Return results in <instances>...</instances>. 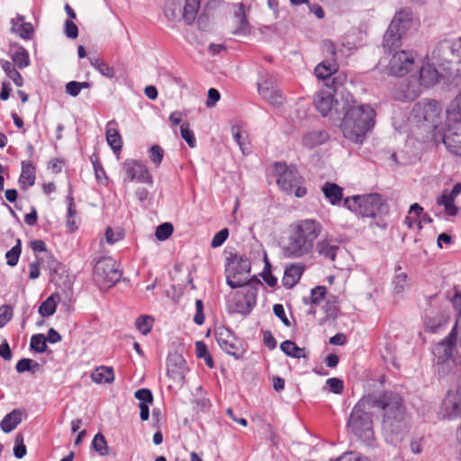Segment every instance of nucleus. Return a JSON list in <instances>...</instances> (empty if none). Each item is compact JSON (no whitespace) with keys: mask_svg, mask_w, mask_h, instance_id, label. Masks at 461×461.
Masks as SVG:
<instances>
[{"mask_svg":"<svg viewBox=\"0 0 461 461\" xmlns=\"http://www.w3.org/2000/svg\"><path fill=\"white\" fill-rule=\"evenodd\" d=\"M376 393L363 396L354 406L348 421L350 431L369 447L375 443L371 409L376 408Z\"/></svg>","mask_w":461,"mask_h":461,"instance_id":"nucleus-4","label":"nucleus"},{"mask_svg":"<svg viewBox=\"0 0 461 461\" xmlns=\"http://www.w3.org/2000/svg\"><path fill=\"white\" fill-rule=\"evenodd\" d=\"M195 310L196 312L194 317V321L197 325H202L204 322V314H203V303L202 300L195 301Z\"/></svg>","mask_w":461,"mask_h":461,"instance_id":"nucleus-62","label":"nucleus"},{"mask_svg":"<svg viewBox=\"0 0 461 461\" xmlns=\"http://www.w3.org/2000/svg\"><path fill=\"white\" fill-rule=\"evenodd\" d=\"M27 449L23 443V436L22 433H18L15 436L14 455L16 458L21 459L26 455Z\"/></svg>","mask_w":461,"mask_h":461,"instance_id":"nucleus-51","label":"nucleus"},{"mask_svg":"<svg viewBox=\"0 0 461 461\" xmlns=\"http://www.w3.org/2000/svg\"><path fill=\"white\" fill-rule=\"evenodd\" d=\"M323 230L315 219H303L292 222L287 230L286 240L281 247L285 258H311L315 243Z\"/></svg>","mask_w":461,"mask_h":461,"instance_id":"nucleus-2","label":"nucleus"},{"mask_svg":"<svg viewBox=\"0 0 461 461\" xmlns=\"http://www.w3.org/2000/svg\"><path fill=\"white\" fill-rule=\"evenodd\" d=\"M449 320V315L444 312L438 313L434 317L427 318L425 321V331L438 333L447 327Z\"/></svg>","mask_w":461,"mask_h":461,"instance_id":"nucleus-28","label":"nucleus"},{"mask_svg":"<svg viewBox=\"0 0 461 461\" xmlns=\"http://www.w3.org/2000/svg\"><path fill=\"white\" fill-rule=\"evenodd\" d=\"M64 32L66 36L69 39H76L78 36L77 26L72 20L68 19L65 21Z\"/></svg>","mask_w":461,"mask_h":461,"instance_id":"nucleus-61","label":"nucleus"},{"mask_svg":"<svg viewBox=\"0 0 461 461\" xmlns=\"http://www.w3.org/2000/svg\"><path fill=\"white\" fill-rule=\"evenodd\" d=\"M134 396L136 399L140 401V402H144L146 404L152 403L153 402V394L149 389L141 388L135 392Z\"/></svg>","mask_w":461,"mask_h":461,"instance_id":"nucleus-57","label":"nucleus"},{"mask_svg":"<svg viewBox=\"0 0 461 461\" xmlns=\"http://www.w3.org/2000/svg\"><path fill=\"white\" fill-rule=\"evenodd\" d=\"M330 139L326 131H312L307 132L302 140L303 145L307 149H312L324 144Z\"/></svg>","mask_w":461,"mask_h":461,"instance_id":"nucleus-29","label":"nucleus"},{"mask_svg":"<svg viewBox=\"0 0 461 461\" xmlns=\"http://www.w3.org/2000/svg\"><path fill=\"white\" fill-rule=\"evenodd\" d=\"M314 249H316L320 257L334 261L340 247L334 238L324 237L318 241L316 240Z\"/></svg>","mask_w":461,"mask_h":461,"instance_id":"nucleus-22","label":"nucleus"},{"mask_svg":"<svg viewBox=\"0 0 461 461\" xmlns=\"http://www.w3.org/2000/svg\"><path fill=\"white\" fill-rule=\"evenodd\" d=\"M441 105L436 100L424 99L416 103L412 108V117L416 123L432 131L439 122Z\"/></svg>","mask_w":461,"mask_h":461,"instance_id":"nucleus-11","label":"nucleus"},{"mask_svg":"<svg viewBox=\"0 0 461 461\" xmlns=\"http://www.w3.org/2000/svg\"><path fill=\"white\" fill-rule=\"evenodd\" d=\"M57 304L53 296L48 297L39 307V313L42 317H50L56 312Z\"/></svg>","mask_w":461,"mask_h":461,"instance_id":"nucleus-47","label":"nucleus"},{"mask_svg":"<svg viewBox=\"0 0 461 461\" xmlns=\"http://www.w3.org/2000/svg\"><path fill=\"white\" fill-rule=\"evenodd\" d=\"M91 162L93 164L97 181L101 184H105L107 182V176L103 166L96 158L94 159V158L91 157Z\"/></svg>","mask_w":461,"mask_h":461,"instance_id":"nucleus-52","label":"nucleus"},{"mask_svg":"<svg viewBox=\"0 0 461 461\" xmlns=\"http://www.w3.org/2000/svg\"><path fill=\"white\" fill-rule=\"evenodd\" d=\"M412 23L413 15L410 10L403 9L394 14L384 35L383 49L384 52L391 53L401 47L402 38L411 28Z\"/></svg>","mask_w":461,"mask_h":461,"instance_id":"nucleus-7","label":"nucleus"},{"mask_svg":"<svg viewBox=\"0 0 461 461\" xmlns=\"http://www.w3.org/2000/svg\"><path fill=\"white\" fill-rule=\"evenodd\" d=\"M24 17L17 14L15 18L11 20V31L18 34L22 39L30 40L33 34L34 29L32 23H24Z\"/></svg>","mask_w":461,"mask_h":461,"instance_id":"nucleus-26","label":"nucleus"},{"mask_svg":"<svg viewBox=\"0 0 461 461\" xmlns=\"http://www.w3.org/2000/svg\"><path fill=\"white\" fill-rule=\"evenodd\" d=\"M344 117L340 124L343 136L352 142L362 144L375 126V111L368 104H358L352 98L342 104Z\"/></svg>","mask_w":461,"mask_h":461,"instance_id":"nucleus-3","label":"nucleus"},{"mask_svg":"<svg viewBox=\"0 0 461 461\" xmlns=\"http://www.w3.org/2000/svg\"><path fill=\"white\" fill-rule=\"evenodd\" d=\"M173 231L172 223L164 222L157 227L155 236L158 240H166L172 235Z\"/></svg>","mask_w":461,"mask_h":461,"instance_id":"nucleus-50","label":"nucleus"},{"mask_svg":"<svg viewBox=\"0 0 461 461\" xmlns=\"http://www.w3.org/2000/svg\"><path fill=\"white\" fill-rule=\"evenodd\" d=\"M40 367L39 363L33 361L31 358H22L20 359L16 366L15 369L18 373H24V372H32L34 373L35 370H38Z\"/></svg>","mask_w":461,"mask_h":461,"instance_id":"nucleus-48","label":"nucleus"},{"mask_svg":"<svg viewBox=\"0 0 461 461\" xmlns=\"http://www.w3.org/2000/svg\"><path fill=\"white\" fill-rule=\"evenodd\" d=\"M164 157V150L163 149L158 145H153L149 149V158L151 161L156 165H160L162 159Z\"/></svg>","mask_w":461,"mask_h":461,"instance_id":"nucleus-55","label":"nucleus"},{"mask_svg":"<svg viewBox=\"0 0 461 461\" xmlns=\"http://www.w3.org/2000/svg\"><path fill=\"white\" fill-rule=\"evenodd\" d=\"M461 322V314L457 318L454 327L452 328L450 333L443 339L440 343H438L436 350L438 352V362H444L452 357L453 355V348L457 339V326L458 323Z\"/></svg>","mask_w":461,"mask_h":461,"instance_id":"nucleus-21","label":"nucleus"},{"mask_svg":"<svg viewBox=\"0 0 461 461\" xmlns=\"http://www.w3.org/2000/svg\"><path fill=\"white\" fill-rule=\"evenodd\" d=\"M442 141L451 154L461 157V92L447 110V129Z\"/></svg>","mask_w":461,"mask_h":461,"instance_id":"nucleus-6","label":"nucleus"},{"mask_svg":"<svg viewBox=\"0 0 461 461\" xmlns=\"http://www.w3.org/2000/svg\"><path fill=\"white\" fill-rule=\"evenodd\" d=\"M22 252L21 240H16V245L5 253L6 264L10 267L17 265Z\"/></svg>","mask_w":461,"mask_h":461,"instance_id":"nucleus-45","label":"nucleus"},{"mask_svg":"<svg viewBox=\"0 0 461 461\" xmlns=\"http://www.w3.org/2000/svg\"><path fill=\"white\" fill-rule=\"evenodd\" d=\"M317 78L324 81L325 87H333L337 94H344L348 82L345 72L339 71V66L335 60H326L318 64L314 69Z\"/></svg>","mask_w":461,"mask_h":461,"instance_id":"nucleus-10","label":"nucleus"},{"mask_svg":"<svg viewBox=\"0 0 461 461\" xmlns=\"http://www.w3.org/2000/svg\"><path fill=\"white\" fill-rule=\"evenodd\" d=\"M322 192L330 203L336 204L342 199L343 189L335 183H325L322 186Z\"/></svg>","mask_w":461,"mask_h":461,"instance_id":"nucleus-33","label":"nucleus"},{"mask_svg":"<svg viewBox=\"0 0 461 461\" xmlns=\"http://www.w3.org/2000/svg\"><path fill=\"white\" fill-rule=\"evenodd\" d=\"M24 410L14 409L0 421V428L5 433L12 432L23 420Z\"/></svg>","mask_w":461,"mask_h":461,"instance_id":"nucleus-24","label":"nucleus"},{"mask_svg":"<svg viewBox=\"0 0 461 461\" xmlns=\"http://www.w3.org/2000/svg\"><path fill=\"white\" fill-rule=\"evenodd\" d=\"M420 82L425 87H429L438 82V73L430 65H424L420 69Z\"/></svg>","mask_w":461,"mask_h":461,"instance_id":"nucleus-31","label":"nucleus"},{"mask_svg":"<svg viewBox=\"0 0 461 461\" xmlns=\"http://www.w3.org/2000/svg\"><path fill=\"white\" fill-rule=\"evenodd\" d=\"M276 183L279 188L287 194H292L297 185L303 182L295 167H287L285 163H276Z\"/></svg>","mask_w":461,"mask_h":461,"instance_id":"nucleus-15","label":"nucleus"},{"mask_svg":"<svg viewBox=\"0 0 461 461\" xmlns=\"http://www.w3.org/2000/svg\"><path fill=\"white\" fill-rule=\"evenodd\" d=\"M401 270V266L395 267V276L393 281V290L397 294L402 293L408 285V276L406 273L399 272Z\"/></svg>","mask_w":461,"mask_h":461,"instance_id":"nucleus-40","label":"nucleus"},{"mask_svg":"<svg viewBox=\"0 0 461 461\" xmlns=\"http://www.w3.org/2000/svg\"><path fill=\"white\" fill-rule=\"evenodd\" d=\"M250 272V261L246 256L231 255L225 265L226 283L232 288L248 287L245 275Z\"/></svg>","mask_w":461,"mask_h":461,"instance_id":"nucleus-9","label":"nucleus"},{"mask_svg":"<svg viewBox=\"0 0 461 461\" xmlns=\"http://www.w3.org/2000/svg\"><path fill=\"white\" fill-rule=\"evenodd\" d=\"M326 385L329 387V391L339 394L344 390V382L343 380L337 378V377H331L327 379Z\"/></svg>","mask_w":461,"mask_h":461,"instance_id":"nucleus-53","label":"nucleus"},{"mask_svg":"<svg viewBox=\"0 0 461 461\" xmlns=\"http://www.w3.org/2000/svg\"><path fill=\"white\" fill-rule=\"evenodd\" d=\"M273 312L275 315L280 319V321L283 322V324L286 327H290L291 323L288 318L285 315V312L284 309V306L282 304L276 303L273 307Z\"/></svg>","mask_w":461,"mask_h":461,"instance_id":"nucleus-63","label":"nucleus"},{"mask_svg":"<svg viewBox=\"0 0 461 461\" xmlns=\"http://www.w3.org/2000/svg\"><path fill=\"white\" fill-rule=\"evenodd\" d=\"M231 134L235 142L239 145L240 150L244 153L247 149V133L242 131L239 125H233L231 127Z\"/></svg>","mask_w":461,"mask_h":461,"instance_id":"nucleus-44","label":"nucleus"},{"mask_svg":"<svg viewBox=\"0 0 461 461\" xmlns=\"http://www.w3.org/2000/svg\"><path fill=\"white\" fill-rule=\"evenodd\" d=\"M188 366L185 359L181 354L176 352L169 354L167 359V373L168 377L178 384L185 381Z\"/></svg>","mask_w":461,"mask_h":461,"instance_id":"nucleus-20","label":"nucleus"},{"mask_svg":"<svg viewBox=\"0 0 461 461\" xmlns=\"http://www.w3.org/2000/svg\"><path fill=\"white\" fill-rule=\"evenodd\" d=\"M154 319L149 315H142L137 318L135 321L136 329L143 335L150 332L153 326Z\"/></svg>","mask_w":461,"mask_h":461,"instance_id":"nucleus-42","label":"nucleus"},{"mask_svg":"<svg viewBox=\"0 0 461 461\" xmlns=\"http://www.w3.org/2000/svg\"><path fill=\"white\" fill-rule=\"evenodd\" d=\"M221 95L220 92L215 88H210L208 90V97L206 100V106L211 108L215 105V104L220 100Z\"/></svg>","mask_w":461,"mask_h":461,"instance_id":"nucleus-64","label":"nucleus"},{"mask_svg":"<svg viewBox=\"0 0 461 461\" xmlns=\"http://www.w3.org/2000/svg\"><path fill=\"white\" fill-rule=\"evenodd\" d=\"M122 276L116 261L110 257L100 258L95 265L94 280L101 289L112 287L121 280Z\"/></svg>","mask_w":461,"mask_h":461,"instance_id":"nucleus-12","label":"nucleus"},{"mask_svg":"<svg viewBox=\"0 0 461 461\" xmlns=\"http://www.w3.org/2000/svg\"><path fill=\"white\" fill-rule=\"evenodd\" d=\"M262 285V282L257 276L250 278L248 287H244L242 296L235 300L233 311L244 316L249 314L256 305L258 290Z\"/></svg>","mask_w":461,"mask_h":461,"instance_id":"nucleus-14","label":"nucleus"},{"mask_svg":"<svg viewBox=\"0 0 461 461\" xmlns=\"http://www.w3.org/2000/svg\"><path fill=\"white\" fill-rule=\"evenodd\" d=\"M214 336L220 348L227 354L233 356L236 359L241 357L242 352L237 344V339L232 331L224 327H217L214 330Z\"/></svg>","mask_w":461,"mask_h":461,"instance_id":"nucleus-17","label":"nucleus"},{"mask_svg":"<svg viewBox=\"0 0 461 461\" xmlns=\"http://www.w3.org/2000/svg\"><path fill=\"white\" fill-rule=\"evenodd\" d=\"M180 134L181 137L185 140L190 148H194L196 145V139L193 132L190 130L188 122H183L180 126Z\"/></svg>","mask_w":461,"mask_h":461,"instance_id":"nucleus-49","label":"nucleus"},{"mask_svg":"<svg viewBox=\"0 0 461 461\" xmlns=\"http://www.w3.org/2000/svg\"><path fill=\"white\" fill-rule=\"evenodd\" d=\"M304 271V266L302 264H290L285 267L283 277V284L287 288H292L300 280Z\"/></svg>","mask_w":461,"mask_h":461,"instance_id":"nucleus-25","label":"nucleus"},{"mask_svg":"<svg viewBox=\"0 0 461 461\" xmlns=\"http://www.w3.org/2000/svg\"><path fill=\"white\" fill-rule=\"evenodd\" d=\"M30 348L37 353H43L47 350V340L43 334H34L31 338Z\"/></svg>","mask_w":461,"mask_h":461,"instance_id":"nucleus-41","label":"nucleus"},{"mask_svg":"<svg viewBox=\"0 0 461 461\" xmlns=\"http://www.w3.org/2000/svg\"><path fill=\"white\" fill-rule=\"evenodd\" d=\"M183 5V20L185 23L192 24L197 17L198 10L200 8V0H184Z\"/></svg>","mask_w":461,"mask_h":461,"instance_id":"nucleus-34","label":"nucleus"},{"mask_svg":"<svg viewBox=\"0 0 461 461\" xmlns=\"http://www.w3.org/2000/svg\"><path fill=\"white\" fill-rule=\"evenodd\" d=\"M259 95L273 105H280L284 102V96L276 86L273 88H262L260 89Z\"/></svg>","mask_w":461,"mask_h":461,"instance_id":"nucleus-37","label":"nucleus"},{"mask_svg":"<svg viewBox=\"0 0 461 461\" xmlns=\"http://www.w3.org/2000/svg\"><path fill=\"white\" fill-rule=\"evenodd\" d=\"M118 123L115 120L108 122L106 125L105 137L108 145L113 153L119 158V154L122 148V140L117 129Z\"/></svg>","mask_w":461,"mask_h":461,"instance_id":"nucleus-23","label":"nucleus"},{"mask_svg":"<svg viewBox=\"0 0 461 461\" xmlns=\"http://www.w3.org/2000/svg\"><path fill=\"white\" fill-rule=\"evenodd\" d=\"M235 19L237 26L233 31V34L245 36L250 32V25L245 13V5L240 3L238 10L235 12Z\"/></svg>","mask_w":461,"mask_h":461,"instance_id":"nucleus-30","label":"nucleus"},{"mask_svg":"<svg viewBox=\"0 0 461 461\" xmlns=\"http://www.w3.org/2000/svg\"><path fill=\"white\" fill-rule=\"evenodd\" d=\"M326 287L318 285L311 291V303L312 304H319L320 302L325 297Z\"/></svg>","mask_w":461,"mask_h":461,"instance_id":"nucleus-58","label":"nucleus"},{"mask_svg":"<svg viewBox=\"0 0 461 461\" xmlns=\"http://www.w3.org/2000/svg\"><path fill=\"white\" fill-rule=\"evenodd\" d=\"M262 278L266 284L270 287H275L277 284V279L270 271V263L266 259V267L261 274Z\"/></svg>","mask_w":461,"mask_h":461,"instance_id":"nucleus-54","label":"nucleus"},{"mask_svg":"<svg viewBox=\"0 0 461 461\" xmlns=\"http://www.w3.org/2000/svg\"><path fill=\"white\" fill-rule=\"evenodd\" d=\"M13 308L10 305L0 307V328L4 327L13 317Z\"/></svg>","mask_w":461,"mask_h":461,"instance_id":"nucleus-59","label":"nucleus"},{"mask_svg":"<svg viewBox=\"0 0 461 461\" xmlns=\"http://www.w3.org/2000/svg\"><path fill=\"white\" fill-rule=\"evenodd\" d=\"M413 64L414 54L412 51H395L387 65V74L393 77H403L411 71Z\"/></svg>","mask_w":461,"mask_h":461,"instance_id":"nucleus-16","label":"nucleus"},{"mask_svg":"<svg viewBox=\"0 0 461 461\" xmlns=\"http://www.w3.org/2000/svg\"><path fill=\"white\" fill-rule=\"evenodd\" d=\"M184 0H171L165 9V14L169 20H182L184 15Z\"/></svg>","mask_w":461,"mask_h":461,"instance_id":"nucleus-36","label":"nucleus"},{"mask_svg":"<svg viewBox=\"0 0 461 461\" xmlns=\"http://www.w3.org/2000/svg\"><path fill=\"white\" fill-rule=\"evenodd\" d=\"M229 237V230L227 228H224L218 231L212 238L211 241V247L212 248H218L221 247L225 240Z\"/></svg>","mask_w":461,"mask_h":461,"instance_id":"nucleus-56","label":"nucleus"},{"mask_svg":"<svg viewBox=\"0 0 461 461\" xmlns=\"http://www.w3.org/2000/svg\"><path fill=\"white\" fill-rule=\"evenodd\" d=\"M35 171L36 168L31 161L22 162V172L18 182L23 190H26L34 185L36 179Z\"/></svg>","mask_w":461,"mask_h":461,"instance_id":"nucleus-27","label":"nucleus"},{"mask_svg":"<svg viewBox=\"0 0 461 461\" xmlns=\"http://www.w3.org/2000/svg\"><path fill=\"white\" fill-rule=\"evenodd\" d=\"M431 57L438 65L447 62L456 66L454 80H456V85L460 87L461 92V38L455 41H439L432 50Z\"/></svg>","mask_w":461,"mask_h":461,"instance_id":"nucleus-8","label":"nucleus"},{"mask_svg":"<svg viewBox=\"0 0 461 461\" xmlns=\"http://www.w3.org/2000/svg\"><path fill=\"white\" fill-rule=\"evenodd\" d=\"M336 461H370L367 456H362L356 452H346L341 455Z\"/></svg>","mask_w":461,"mask_h":461,"instance_id":"nucleus-60","label":"nucleus"},{"mask_svg":"<svg viewBox=\"0 0 461 461\" xmlns=\"http://www.w3.org/2000/svg\"><path fill=\"white\" fill-rule=\"evenodd\" d=\"M123 170L126 174L124 181H138L140 183L152 184V176L146 167L134 160L126 159L123 163Z\"/></svg>","mask_w":461,"mask_h":461,"instance_id":"nucleus-18","label":"nucleus"},{"mask_svg":"<svg viewBox=\"0 0 461 461\" xmlns=\"http://www.w3.org/2000/svg\"><path fill=\"white\" fill-rule=\"evenodd\" d=\"M339 98L343 104H347L348 101H352V95L347 90V87H345L344 94L335 93L333 87H325L317 94L314 105L322 116H326L333 108L338 109Z\"/></svg>","mask_w":461,"mask_h":461,"instance_id":"nucleus-13","label":"nucleus"},{"mask_svg":"<svg viewBox=\"0 0 461 461\" xmlns=\"http://www.w3.org/2000/svg\"><path fill=\"white\" fill-rule=\"evenodd\" d=\"M441 413L445 419L461 417V386L447 392L441 405Z\"/></svg>","mask_w":461,"mask_h":461,"instance_id":"nucleus-19","label":"nucleus"},{"mask_svg":"<svg viewBox=\"0 0 461 461\" xmlns=\"http://www.w3.org/2000/svg\"><path fill=\"white\" fill-rule=\"evenodd\" d=\"M92 380L96 384H110L114 380V373L112 367L99 366L91 375Z\"/></svg>","mask_w":461,"mask_h":461,"instance_id":"nucleus-35","label":"nucleus"},{"mask_svg":"<svg viewBox=\"0 0 461 461\" xmlns=\"http://www.w3.org/2000/svg\"><path fill=\"white\" fill-rule=\"evenodd\" d=\"M376 409L383 412L382 430L385 441L396 446L408 435L411 417L402 397L393 391L376 393Z\"/></svg>","mask_w":461,"mask_h":461,"instance_id":"nucleus-1","label":"nucleus"},{"mask_svg":"<svg viewBox=\"0 0 461 461\" xmlns=\"http://www.w3.org/2000/svg\"><path fill=\"white\" fill-rule=\"evenodd\" d=\"M68 199V211H67V224L71 230L77 229V211L75 209L74 199L71 195L67 197Z\"/></svg>","mask_w":461,"mask_h":461,"instance_id":"nucleus-46","label":"nucleus"},{"mask_svg":"<svg viewBox=\"0 0 461 461\" xmlns=\"http://www.w3.org/2000/svg\"><path fill=\"white\" fill-rule=\"evenodd\" d=\"M93 448L102 456H108V446L104 436L102 433H97L92 441Z\"/></svg>","mask_w":461,"mask_h":461,"instance_id":"nucleus-43","label":"nucleus"},{"mask_svg":"<svg viewBox=\"0 0 461 461\" xmlns=\"http://www.w3.org/2000/svg\"><path fill=\"white\" fill-rule=\"evenodd\" d=\"M280 349L288 357L294 358H307L304 348H299L293 340H285L280 345Z\"/></svg>","mask_w":461,"mask_h":461,"instance_id":"nucleus-32","label":"nucleus"},{"mask_svg":"<svg viewBox=\"0 0 461 461\" xmlns=\"http://www.w3.org/2000/svg\"><path fill=\"white\" fill-rule=\"evenodd\" d=\"M344 206L357 215L369 218L381 217L389 212L386 200L377 193L347 197Z\"/></svg>","mask_w":461,"mask_h":461,"instance_id":"nucleus-5","label":"nucleus"},{"mask_svg":"<svg viewBox=\"0 0 461 461\" xmlns=\"http://www.w3.org/2000/svg\"><path fill=\"white\" fill-rule=\"evenodd\" d=\"M12 60L20 69L27 68L30 65L28 50L23 46H18L16 50L12 54Z\"/></svg>","mask_w":461,"mask_h":461,"instance_id":"nucleus-39","label":"nucleus"},{"mask_svg":"<svg viewBox=\"0 0 461 461\" xmlns=\"http://www.w3.org/2000/svg\"><path fill=\"white\" fill-rule=\"evenodd\" d=\"M88 59L91 66H93L102 76L110 79L115 77L114 68L109 66L104 60L96 58H89Z\"/></svg>","mask_w":461,"mask_h":461,"instance_id":"nucleus-38","label":"nucleus"}]
</instances>
